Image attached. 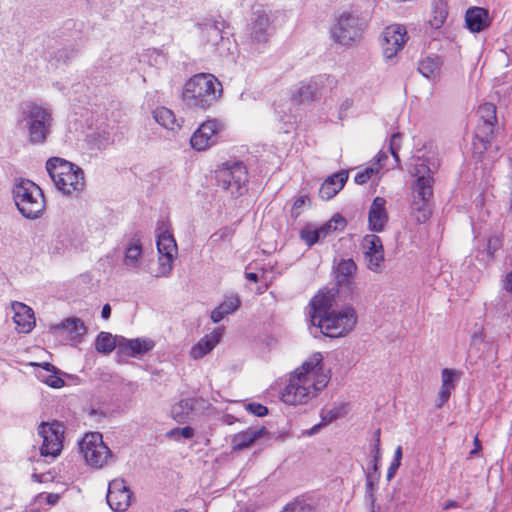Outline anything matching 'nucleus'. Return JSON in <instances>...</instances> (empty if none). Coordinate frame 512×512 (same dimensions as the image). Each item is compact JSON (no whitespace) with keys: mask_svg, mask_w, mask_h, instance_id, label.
I'll list each match as a JSON object with an SVG mask.
<instances>
[{"mask_svg":"<svg viewBox=\"0 0 512 512\" xmlns=\"http://www.w3.org/2000/svg\"><path fill=\"white\" fill-rule=\"evenodd\" d=\"M330 380L321 353H313L289 377L281 392V400L289 405H305L324 389Z\"/></svg>","mask_w":512,"mask_h":512,"instance_id":"1","label":"nucleus"},{"mask_svg":"<svg viewBox=\"0 0 512 512\" xmlns=\"http://www.w3.org/2000/svg\"><path fill=\"white\" fill-rule=\"evenodd\" d=\"M328 299L324 295H316L311 300L310 318L313 326L320 328L321 332L332 338L342 337L350 333L356 323L357 314L352 306L342 310L330 311Z\"/></svg>","mask_w":512,"mask_h":512,"instance_id":"2","label":"nucleus"},{"mask_svg":"<svg viewBox=\"0 0 512 512\" xmlns=\"http://www.w3.org/2000/svg\"><path fill=\"white\" fill-rule=\"evenodd\" d=\"M414 178L410 184V216L418 224L425 223L432 214L431 201L434 195V178L425 160L417 158L410 170Z\"/></svg>","mask_w":512,"mask_h":512,"instance_id":"3","label":"nucleus"},{"mask_svg":"<svg viewBox=\"0 0 512 512\" xmlns=\"http://www.w3.org/2000/svg\"><path fill=\"white\" fill-rule=\"evenodd\" d=\"M222 85L212 74L200 73L190 78L182 93L186 107L202 111L211 107L221 96Z\"/></svg>","mask_w":512,"mask_h":512,"instance_id":"4","label":"nucleus"},{"mask_svg":"<svg viewBox=\"0 0 512 512\" xmlns=\"http://www.w3.org/2000/svg\"><path fill=\"white\" fill-rule=\"evenodd\" d=\"M46 170L55 187L64 195L77 196L85 188L83 170L63 158H49L46 162Z\"/></svg>","mask_w":512,"mask_h":512,"instance_id":"5","label":"nucleus"},{"mask_svg":"<svg viewBox=\"0 0 512 512\" xmlns=\"http://www.w3.org/2000/svg\"><path fill=\"white\" fill-rule=\"evenodd\" d=\"M19 122L26 128L31 144H44L52 131V110L44 104L26 103L22 106Z\"/></svg>","mask_w":512,"mask_h":512,"instance_id":"6","label":"nucleus"},{"mask_svg":"<svg viewBox=\"0 0 512 512\" xmlns=\"http://www.w3.org/2000/svg\"><path fill=\"white\" fill-rule=\"evenodd\" d=\"M13 199L19 212L28 219L37 218L45 207L41 189L30 180H21L13 187Z\"/></svg>","mask_w":512,"mask_h":512,"instance_id":"7","label":"nucleus"},{"mask_svg":"<svg viewBox=\"0 0 512 512\" xmlns=\"http://www.w3.org/2000/svg\"><path fill=\"white\" fill-rule=\"evenodd\" d=\"M80 453L92 468L102 469L114 461V455L99 432H89L79 442Z\"/></svg>","mask_w":512,"mask_h":512,"instance_id":"8","label":"nucleus"},{"mask_svg":"<svg viewBox=\"0 0 512 512\" xmlns=\"http://www.w3.org/2000/svg\"><path fill=\"white\" fill-rule=\"evenodd\" d=\"M364 29L357 15L344 11L336 17L331 27V37L339 45L353 46L361 40Z\"/></svg>","mask_w":512,"mask_h":512,"instance_id":"9","label":"nucleus"},{"mask_svg":"<svg viewBox=\"0 0 512 512\" xmlns=\"http://www.w3.org/2000/svg\"><path fill=\"white\" fill-rule=\"evenodd\" d=\"M158 268L154 277H168L172 270L174 260L178 255V247L173 234L165 223L157 228Z\"/></svg>","mask_w":512,"mask_h":512,"instance_id":"10","label":"nucleus"},{"mask_svg":"<svg viewBox=\"0 0 512 512\" xmlns=\"http://www.w3.org/2000/svg\"><path fill=\"white\" fill-rule=\"evenodd\" d=\"M42 439L40 455L51 460L56 459L63 449L64 426L57 422H41L37 428Z\"/></svg>","mask_w":512,"mask_h":512,"instance_id":"11","label":"nucleus"},{"mask_svg":"<svg viewBox=\"0 0 512 512\" xmlns=\"http://www.w3.org/2000/svg\"><path fill=\"white\" fill-rule=\"evenodd\" d=\"M217 180L219 186L232 196L241 195L248 182V172L241 162H227L217 170Z\"/></svg>","mask_w":512,"mask_h":512,"instance_id":"12","label":"nucleus"},{"mask_svg":"<svg viewBox=\"0 0 512 512\" xmlns=\"http://www.w3.org/2000/svg\"><path fill=\"white\" fill-rule=\"evenodd\" d=\"M272 33L273 26L269 14L258 10L248 25L247 45L251 50L259 51L266 46Z\"/></svg>","mask_w":512,"mask_h":512,"instance_id":"13","label":"nucleus"},{"mask_svg":"<svg viewBox=\"0 0 512 512\" xmlns=\"http://www.w3.org/2000/svg\"><path fill=\"white\" fill-rule=\"evenodd\" d=\"M335 84L334 77L321 75L308 82H301L291 90V100L296 104H306L318 100L327 87Z\"/></svg>","mask_w":512,"mask_h":512,"instance_id":"14","label":"nucleus"},{"mask_svg":"<svg viewBox=\"0 0 512 512\" xmlns=\"http://www.w3.org/2000/svg\"><path fill=\"white\" fill-rule=\"evenodd\" d=\"M479 118L476 131L474 146L480 150H486L490 139L494 133V125L497 121L496 107L492 103H484L477 110Z\"/></svg>","mask_w":512,"mask_h":512,"instance_id":"15","label":"nucleus"},{"mask_svg":"<svg viewBox=\"0 0 512 512\" xmlns=\"http://www.w3.org/2000/svg\"><path fill=\"white\" fill-rule=\"evenodd\" d=\"M361 249L367 269L374 273H382L384 270V248L382 240L375 234H367L361 242Z\"/></svg>","mask_w":512,"mask_h":512,"instance_id":"16","label":"nucleus"},{"mask_svg":"<svg viewBox=\"0 0 512 512\" xmlns=\"http://www.w3.org/2000/svg\"><path fill=\"white\" fill-rule=\"evenodd\" d=\"M408 39L406 28L400 24L386 27L382 32L381 46L386 59L394 58L404 48Z\"/></svg>","mask_w":512,"mask_h":512,"instance_id":"17","label":"nucleus"},{"mask_svg":"<svg viewBox=\"0 0 512 512\" xmlns=\"http://www.w3.org/2000/svg\"><path fill=\"white\" fill-rule=\"evenodd\" d=\"M224 26V21L214 19H205L202 23H198L202 44L222 53V48L229 42V39L223 36Z\"/></svg>","mask_w":512,"mask_h":512,"instance_id":"18","label":"nucleus"},{"mask_svg":"<svg viewBox=\"0 0 512 512\" xmlns=\"http://www.w3.org/2000/svg\"><path fill=\"white\" fill-rule=\"evenodd\" d=\"M223 129V124L217 120L202 123L192 134L190 144L197 151H205L216 143L217 134Z\"/></svg>","mask_w":512,"mask_h":512,"instance_id":"19","label":"nucleus"},{"mask_svg":"<svg viewBox=\"0 0 512 512\" xmlns=\"http://www.w3.org/2000/svg\"><path fill=\"white\" fill-rule=\"evenodd\" d=\"M132 492L123 479H114L109 483L107 503L112 510L124 512L131 504Z\"/></svg>","mask_w":512,"mask_h":512,"instance_id":"20","label":"nucleus"},{"mask_svg":"<svg viewBox=\"0 0 512 512\" xmlns=\"http://www.w3.org/2000/svg\"><path fill=\"white\" fill-rule=\"evenodd\" d=\"M51 331L56 335L73 343L81 341L86 334L87 328L80 318H67L63 322L51 327Z\"/></svg>","mask_w":512,"mask_h":512,"instance_id":"21","label":"nucleus"},{"mask_svg":"<svg viewBox=\"0 0 512 512\" xmlns=\"http://www.w3.org/2000/svg\"><path fill=\"white\" fill-rule=\"evenodd\" d=\"M389 216L386 210V200L383 197H375L369 212L368 226L371 231L382 232L388 222Z\"/></svg>","mask_w":512,"mask_h":512,"instance_id":"22","label":"nucleus"},{"mask_svg":"<svg viewBox=\"0 0 512 512\" xmlns=\"http://www.w3.org/2000/svg\"><path fill=\"white\" fill-rule=\"evenodd\" d=\"M222 336V328L214 329L211 333L203 336L196 344L191 347L189 356L194 360L202 359L220 343Z\"/></svg>","mask_w":512,"mask_h":512,"instance_id":"23","label":"nucleus"},{"mask_svg":"<svg viewBox=\"0 0 512 512\" xmlns=\"http://www.w3.org/2000/svg\"><path fill=\"white\" fill-rule=\"evenodd\" d=\"M13 321L16 329L20 333H29L35 326V317L33 310L24 303L12 302Z\"/></svg>","mask_w":512,"mask_h":512,"instance_id":"24","label":"nucleus"},{"mask_svg":"<svg viewBox=\"0 0 512 512\" xmlns=\"http://www.w3.org/2000/svg\"><path fill=\"white\" fill-rule=\"evenodd\" d=\"M154 347V342L148 338L118 339V351L126 356H141Z\"/></svg>","mask_w":512,"mask_h":512,"instance_id":"25","label":"nucleus"},{"mask_svg":"<svg viewBox=\"0 0 512 512\" xmlns=\"http://www.w3.org/2000/svg\"><path fill=\"white\" fill-rule=\"evenodd\" d=\"M143 248L139 238H133L125 248L123 265L127 271L138 273L142 263Z\"/></svg>","mask_w":512,"mask_h":512,"instance_id":"26","label":"nucleus"},{"mask_svg":"<svg viewBox=\"0 0 512 512\" xmlns=\"http://www.w3.org/2000/svg\"><path fill=\"white\" fill-rule=\"evenodd\" d=\"M465 21L467 28L474 33L481 32L490 25L488 11L481 7L469 8L466 11Z\"/></svg>","mask_w":512,"mask_h":512,"instance_id":"27","label":"nucleus"},{"mask_svg":"<svg viewBox=\"0 0 512 512\" xmlns=\"http://www.w3.org/2000/svg\"><path fill=\"white\" fill-rule=\"evenodd\" d=\"M265 434H267L265 427L248 428L245 431H241L232 437V449L235 451L246 449Z\"/></svg>","mask_w":512,"mask_h":512,"instance_id":"28","label":"nucleus"},{"mask_svg":"<svg viewBox=\"0 0 512 512\" xmlns=\"http://www.w3.org/2000/svg\"><path fill=\"white\" fill-rule=\"evenodd\" d=\"M347 179L348 173L344 171L328 177L319 189L320 197L325 200L333 198L343 188Z\"/></svg>","mask_w":512,"mask_h":512,"instance_id":"29","label":"nucleus"},{"mask_svg":"<svg viewBox=\"0 0 512 512\" xmlns=\"http://www.w3.org/2000/svg\"><path fill=\"white\" fill-rule=\"evenodd\" d=\"M241 305V300L237 295L226 296L223 302H221L212 312L211 320L214 323H218L223 320L226 316L236 312Z\"/></svg>","mask_w":512,"mask_h":512,"instance_id":"30","label":"nucleus"},{"mask_svg":"<svg viewBox=\"0 0 512 512\" xmlns=\"http://www.w3.org/2000/svg\"><path fill=\"white\" fill-rule=\"evenodd\" d=\"M356 271L357 265L352 259H342L334 270L337 284L340 286L349 285Z\"/></svg>","mask_w":512,"mask_h":512,"instance_id":"31","label":"nucleus"},{"mask_svg":"<svg viewBox=\"0 0 512 512\" xmlns=\"http://www.w3.org/2000/svg\"><path fill=\"white\" fill-rule=\"evenodd\" d=\"M40 367L37 372L38 379L52 388H61L64 386V380L59 377L58 371L50 363H44V365L36 364Z\"/></svg>","mask_w":512,"mask_h":512,"instance_id":"32","label":"nucleus"},{"mask_svg":"<svg viewBox=\"0 0 512 512\" xmlns=\"http://www.w3.org/2000/svg\"><path fill=\"white\" fill-rule=\"evenodd\" d=\"M155 121L167 130L176 132L181 125L178 123L173 111L166 107H158L153 112Z\"/></svg>","mask_w":512,"mask_h":512,"instance_id":"33","label":"nucleus"},{"mask_svg":"<svg viewBox=\"0 0 512 512\" xmlns=\"http://www.w3.org/2000/svg\"><path fill=\"white\" fill-rule=\"evenodd\" d=\"M193 410L191 399H182L171 408V416L178 423H184Z\"/></svg>","mask_w":512,"mask_h":512,"instance_id":"34","label":"nucleus"},{"mask_svg":"<svg viewBox=\"0 0 512 512\" xmlns=\"http://www.w3.org/2000/svg\"><path fill=\"white\" fill-rule=\"evenodd\" d=\"M118 348V339L108 332H101L95 342V348L99 353L109 354Z\"/></svg>","mask_w":512,"mask_h":512,"instance_id":"35","label":"nucleus"},{"mask_svg":"<svg viewBox=\"0 0 512 512\" xmlns=\"http://www.w3.org/2000/svg\"><path fill=\"white\" fill-rule=\"evenodd\" d=\"M447 4L444 0H437L433 4L432 18L429 20L430 26L434 29L442 27L447 19Z\"/></svg>","mask_w":512,"mask_h":512,"instance_id":"36","label":"nucleus"},{"mask_svg":"<svg viewBox=\"0 0 512 512\" xmlns=\"http://www.w3.org/2000/svg\"><path fill=\"white\" fill-rule=\"evenodd\" d=\"M439 68L440 63L437 57H427L418 64V71L426 78L435 77Z\"/></svg>","mask_w":512,"mask_h":512,"instance_id":"37","label":"nucleus"},{"mask_svg":"<svg viewBox=\"0 0 512 512\" xmlns=\"http://www.w3.org/2000/svg\"><path fill=\"white\" fill-rule=\"evenodd\" d=\"M346 225L345 219L340 215L333 216L327 223L318 228L322 238L330 232L337 230L339 227L343 228Z\"/></svg>","mask_w":512,"mask_h":512,"instance_id":"38","label":"nucleus"},{"mask_svg":"<svg viewBox=\"0 0 512 512\" xmlns=\"http://www.w3.org/2000/svg\"><path fill=\"white\" fill-rule=\"evenodd\" d=\"M339 415H340V413H339L338 408H333L330 410L323 411L322 416H321L322 422L320 424L314 425L311 428L309 434H315L316 432L319 431L320 427L325 426V425L331 423L332 421L336 420L339 417Z\"/></svg>","mask_w":512,"mask_h":512,"instance_id":"39","label":"nucleus"},{"mask_svg":"<svg viewBox=\"0 0 512 512\" xmlns=\"http://www.w3.org/2000/svg\"><path fill=\"white\" fill-rule=\"evenodd\" d=\"M380 171V167H379V164L376 163L370 167H367L365 168L364 170L358 172L356 175H355V182L357 184H365L368 182V180H370L374 175L378 174Z\"/></svg>","mask_w":512,"mask_h":512,"instance_id":"40","label":"nucleus"},{"mask_svg":"<svg viewBox=\"0 0 512 512\" xmlns=\"http://www.w3.org/2000/svg\"><path fill=\"white\" fill-rule=\"evenodd\" d=\"M166 436L175 441H179L180 438L191 439L194 436V430L189 426L183 428L177 427L168 431Z\"/></svg>","mask_w":512,"mask_h":512,"instance_id":"41","label":"nucleus"},{"mask_svg":"<svg viewBox=\"0 0 512 512\" xmlns=\"http://www.w3.org/2000/svg\"><path fill=\"white\" fill-rule=\"evenodd\" d=\"M300 237L308 246H312L320 238H322L318 229H310V228L302 229L300 232Z\"/></svg>","mask_w":512,"mask_h":512,"instance_id":"42","label":"nucleus"},{"mask_svg":"<svg viewBox=\"0 0 512 512\" xmlns=\"http://www.w3.org/2000/svg\"><path fill=\"white\" fill-rule=\"evenodd\" d=\"M401 140H402V136L400 133H394L390 139L389 150H390L391 154L393 155L396 162H399L398 152L401 148Z\"/></svg>","mask_w":512,"mask_h":512,"instance_id":"43","label":"nucleus"},{"mask_svg":"<svg viewBox=\"0 0 512 512\" xmlns=\"http://www.w3.org/2000/svg\"><path fill=\"white\" fill-rule=\"evenodd\" d=\"M456 377V372L452 369L445 368L442 370L441 378L442 385H447V387L454 388V379Z\"/></svg>","mask_w":512,"mask_h":512,"instance_id":"44","label":"nucleus"},{"mask_svg":"<svg viewBox=\"0 0 512 512\" xmlns=\"http://www.w3.org/2000/svg\"><path fill=\"white\" fill-rule=\"evenodd\" d=\"M246 409L250 413H252V414H254V415L258 416V417H263V416L268 414L267 407H265V406H263L262 404H259V403H249V404L246 405Z\"/></svg>","mask_w":512,"mask_h":512,"instance_id":"45","label":"nucleus"},{"mask_svg":"<svg viewBox=\"0 0 512 512\" xmlns=\"http://www.w3.org/2000/svg\"><path fill=\"white\" fill-rule=\"evenodd\" d=\"M454 388L447 387V385H442L439 391L438 400L436 406L438 408L442 407L450 398L451 391Z\"/></svg>","mask_w":512,"mask_h":512,"instance_id":"46","label":"nucleus"},{"mask_svg":"<svg viewBox=\"0 0 512 512\" xmlns=\"http://www.w3.org/2000/svg\"><path fill=\"white\" fill-rule=\"evenodd\" d=\"M60 499V495L57 493L39 494L36 496L35 501L41 503L45 501L49 505H55Z\"/></svg>","mask_w":512,"mask_h":512,"instance_id":"47","label":"nucleus"},{"mask_svg":"<svg viewBox=\"0 0 512 512\" xmlns=\"http://www.w3.org/2000/svg\"><path fill=\"white\" fill-rule=\"evenodd\" d=\"M307 510H309L308 506L296 501L289 503L282 512H307Z\"/></svg>","mask_w":512,"mask_h":512,"instance_id":"48","label":"nucleus"},{"mask_svg":"<svg viewBox=\"0 0 512 512\" xmlns=\"http://www.w3.org/2000/svg\"><path fill=\"white\" fill-rule=\"evenodd\" d=\"M52 252L56 254H61L67 249V239L63 240H54L52 243Z\"/></svg>","mask_w":512,"mask_h":512,"instance_id":"49","label":"nucleus"},{"mask_svg":"<svg viewBox=\"0 0 512 512\" xmlns=\"http://www.w3.org/2000/svg\"><path fill=\"white\" fill-rule=\"evenodd\" d=\"M500 246V240L496 237L490 238L487 245V253L489 256H493Z\"/></svg>","mask_w":512,"mask_h":512,"instance_id":"50","label":"nucleus"},{"mask_svg":"<svg viewBox=\"0 0 512 512\" xmlns=\"http://www.w3.org/2000/svg\"><path fill=\"white\" fill-rule=\"evenodd\" d=\"M401 463L399 462H395V461H392L389 468H388V471H387V478L390 480L394 477L396 471L398 470V468L400 467Z\"/></svg>","mask_w":512,"mask_h":512,"instance_id":"51","label":"nucleus"},{"mask_svg":"<svg viewBox=\"0 0 512 512\" xmlns=\"http://www.w3.org/2000/svg\"><path fill=\"white\" fill-rule=\"evenodd\" d=\"M307 200V196H300L296 198L293 204V211L300 210L305 205Z\"/></svg>","mask_w":512,"mask_h":512,"instance_id":"52","label":"nucleus"},{"mask_svg":"<svg viewBox=\"0 0 512 512\" xmlns=\"http://www.w3.org/2000/svg\"><path fill=\"white\" fill-rule=\"evenodd\" d=\"M484 341V334L482 332H476L473 334L471 343L472 345H477L479 343H482Z\"/></svg>","mask_w":512,"mask_h":512,"instance_id":"53","label":"nucleus"},{"mask_svg":"<svg viewBox=\"0 0 512 512\" xmlns=\"http://www.w3.org/2000/svg\"><path fill=\"white\" fill-rule=\"evenodd\" d=\"M352 106V100L351 99H345L341 105H340V115H342L343 113H345L348 109H350Z\"/></svg>","mask_w":512,"mask_h":512,"instance_id":"54","label":"nucleus"},{"mask_svg":"<svg viewBox=\"0 0 512 512\" xmlns=\"http://www.w3.org/2000/svg\"><path fill=\"white\" fill-rule=\"evenodd\" d=\"M110 144V135L109 133H104L103 135V138L102 139H99L97 140V145L101 148V147H106L107 145Z\"/></svg>","mask_w":512,"mask_h":512,"instance_id":"55","label":"nucleus"},{"mask_svg":"<svg viewBox=\"0 0 512 512\" xmlns=\"http://www.w3.org/2000/svg\"><path fill=\"white\" fill-rule=\"evenodd\" d=\"M379 443H380V440H379V438H377L376 443L374 445V452H375L374 460H375V463L378 461V459L380 457ZM374 468L377 469V466L375 465Z\"/></svg>","mask_w":512,"mask_h":512,"instance_id":"56","label":"nucleus"},{"mask_svg":"<svg viewBox=\"0 0 512 512\" xmlns=\"http://www.w3.org/2000/svg\"><path fill=\"white\" fill-rule=\"evenodd\" d=\"M458 507H459L458 502H456L454 500H448L443 505L444 510H449V509L458 508Z\"/></svg>","mask_w":512,"mask_h":512,"instance_id":"57","label":"nucleus"},{"mask_svg":"<svg viewBox=\"0 0 512 512\" xmlns=\"http://www.w3.org/2000/svg\"><path fill=\"white\" fill-rule=\"evenodd\" d=\"M111 314V307L109 304H105L102 308L101 315L104 319H108Z\"/></svg>","mask_w":512,"mask_h":512,"instance_id":"58","label":"nucleus"},{"mask_svg":"<svg viewBox=\"0 0 512 512\" xmlns=\"http://www.w3.org/2000/svg\"><path fill=\"white\" fill-rule=\"evenodd\" d=\"M480 449H481L480 441H479L478 437H475V439H474V449L471 450L470 455L471 456L476 455L479 452Z\"/></svg>","mask_w":512,"mask_h":512,"instance_id":"59","label":"nucleus"},{"mask_svg":"<svg viewBox=\"0 0 512 512\" xmlns=\"http://www.w3.org/2000/svg\"><path fill=\"white\" fill-rule=\"evenodd\" d=\"M401 459H402V447L398 446L394 452L393 461L401 463Z\"/></svg>","mask_w":512,"mask_h":512,"instance_id":"60","label":"nucleus"},{"mask_svg":"<svg viewBox=\"0 0 512 512\" xmlns=\"http://www.w3.org/2000/svg\"><path fill=\"white\" fill-rule=\"evenodd\" d=\"M246 278L249 280V281H252V282H257L258 281V276L256 273H253V272H249V273H246Z\"/></svg>","mask_w":512,"mask_h":512,"instance_id":"61","label":"nucleus"},{"mask_svg":"<svg viewBox=\"0 0 512 512\" xmlns=\"http://www.w3.org/2000/svg\"><path fill=\"white\" fill-rule=\"evenodd\" d=\"M28 512H40L38 508H31Z\"/></svg>","mask_w":512,"mask_h":512,"instance_id":"62","label":"nucleus"},{"mask_svg":"<svg viewBox=\"0 0 512 512\" xmlns=\"http://www.w3.org/2000/svg\"><path fill=\"white\" fill-rule=\"evenodd\" d=\"M371 512H376L374 505L372 506Z\"/></svg>","mask_w":512,"mask_h":512,"instance_id":"63","label":"nucleus"}]
</instances>
